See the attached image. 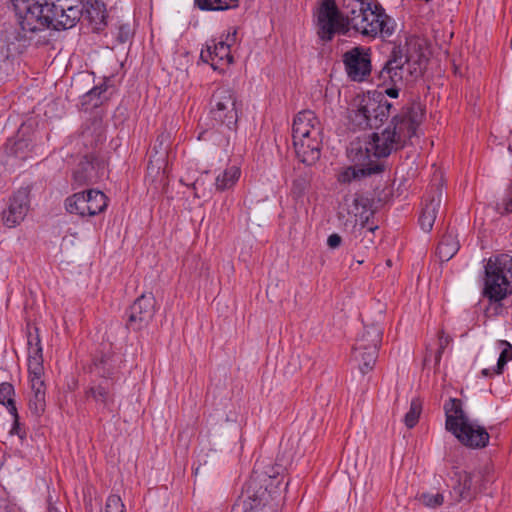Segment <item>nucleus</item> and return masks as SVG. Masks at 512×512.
Masks as SVG:
<instances>
[{"mask_svg":"<svg viewBox=\"0 0 512 512\" xmlns=\"http://www.w3.org/2000/svg\"><path fill=\"white\" fill-rule=\"evenodd\" d=\"M18 28L6 38L7 51L21 54L30 45L48 42L46 32L71 29L80 21L81 10H65L60 14L52 0H10Z\"/></svg>","mask_w":512,"mask_h":512,"instance_id":"obj_1","label":"nucleus"},{"mask_svg":"<svg viewBox=\"0 0 512 512\" xmlns=\"http://www.w3.org/2000/svg\"><path fill=\"white\" fill-rule=\"evenodd\" d=\"M426 57L420 38L410 35L405 41L395 42L390 56L379 73L383 82L389 81L393 87L386 88L382 92L385 97L397 98L399 95L398 85L404 81L415 80L423 75L425 70Z\"/></svg>","mask_w":512,"mask_h":512,"instance_id":"obj_2","label":"nucleus"},{"mask_svg":"<svg viewBox=\"0 0 512 512\" xmlns=\"http://www.w3.org/2000/svg\"><path fill=\"white\" fill-rule=\"evenodd\" d=\"M282 482L281 466L257 461L231 512H276L271 501L280 492Z\"/></svg>","mask_w":512,"mask_h":512,"instance_id":"obj_3","label":"nucleus"},{"mask_svg":"<svg viewBox=\"0 0 512 512\" xmlns=\"http://www.w3.org/2000/svg\"><path fill=\"white\" fill-rule=\"evenodd\" d=\"M447 431L451 432L463 445L470 448H483L489 442L486 429L471 421L462 409L459 399L450 398L444 405Z\"/></svg>","mask_w":512,"mask_h":512,"instance_id":"obj_4","label":"nucleus"},{"mask_svg":"<svg viewBox=\"0 0 512 512\" xmlns=\"http://www.w3.org/2000/svg\"><path fill=\"white\" fill-rule=\"evenodd\" d=\"M395 27V21L379 3L370 2L354 15H349V30L353 29L366 38H388L394 34Z\"/></svg>","mask_w":512,"mask_h":512,"instance_id":"obj_5","label":"nucleus"},{"mask_svg":"<svg viewBox=\"0 0 512 512\" xmlns=\"http://www.w3.org/2000/svg\"><path fill=\"white\" fill-rule=\"evenodd\" d=\"M392 104L381 91L368 93L358 99L356 109L350 111V121L361 130L377 129L391 114Z\"/></svg>","mask_w":512,"mask_h":512,"instance_id":"obj_6","label":"nucleus"},{"mask_svg":"<svg viewBox=\"0 0 512 512\" xmlns=\"http://www.w3.org/2000/svg\"><path fill=\"white\" fill-rule=\"evenodd\" d=\"M512 256L497 255L488 259L485 265L483 295L491 303H499L512 292Z\"/></svg>","mask_w":512,"mask_h":512,"instance_id":"obj_7","label":"nucleus"},{"mask_svg":"<svg viewBox=\"0 0 512 512\" xmlns=\"http://www.w3.org/2000/svg\"><path fill=\"white\" fill-rule=\"evenodd\" d=\"M318 36L324 41H331L334 35H347L349 16L344 15L335 0H322L317 14Z\"/></svg>","mask_w":512,"mask_h":512,"instance_id":"obj_8","label":"nucleus"},{"mask_svg":"<svg viewBox=\"0 0 512 512\" xmlns=\"http://www.w3.org/2000/svg\"><path fill=\"white\" fill-rule=\"evenodd\" d=\"M210 113L214 120L229 129L236 126L242 104L237 100L235 91L226 86L219 87L212 95Z\"/></svg>","mask_w":512,"mask_h":512,"instance_id":"obj_9","label":"nucleus"},{"mask_svg":"<svg viewBox=\"0 0 512 512\" xmlns=\"http://www.w3.org/2000/svg\"><path fill=\"white\" fill-rule=\"evenodd\" d=\"M107 205L106 195L94 189L75 193L65 200L67 212L81 217L95 216L103 212Z\"/></svg>","mask_w":512,"mask_h":512,"instance_id":"obj_10","label":"nucleus"},{"mask_svg":"<svg viewBox=\"0 0 512 512\" xmlns=\"http://www.w3.org/2000/svg\"><path fill=\"white\" fill-rule=\"evenodd\" d=\"M424 116L425 109L419 102L404 106L400 113L393 117L391 132L404 144L407 139L416 134Z\"/></svg>","mask_w":512,"mask_h":512,"instance_id":"obj_11","label":"nucleus"},{"mask_svg":"<svg viewBox=\"0 0 512 512\" xmlns=\"http://www.w3.org/2000/svg\"><path fill=\"white\" fill-rule=\"evenodd\" d=\"M346 73L353 81H363L371 73V49L353 47L343 54Z\"/></svg>","mask_w":512,"mask_h":512,"instance_id":"obj_12","label":"nucleus"},{"mask_svg":"<svg viewBox=\"0 0 512 512\" xmlns=\"http://www.w3.org/2000/svg\"><path fill=\"white\" fill-rule=\"evenodd\" d=\"M382 333L381 328H372L368 332L370 342L365 343L363 339L361 342H356L353 348V359L359 363V369L363 374L371 371L375 365Z\"/></svg>","mask_w":512,"mask_h":512,"instance_id":"obj_13","label":"nucleus"},{"mask_svg":"<svg viewBox=\"0 0 512 512\" xmlns=\"http://www.w3.org/2000/svg\"><path fill=\"white\" fill-rule=\"evenodd\" d=\"M30 189L22 187L10 198L8 206L1 213V221L7 228L18 226L26 217L30 208Z\"/></svg>","mask_w":512,"mask_h":512,"instance_id":"obj_14","label":"nucleus"},{"mask_svg":"<svg viewBox=\"0 0 512 512\" xmlns=\"http://www.w3.org/2000/svg\"><path fill=\"white\" fill-rule=\"evenodd\" d=\"M155 303L152 293L139 296L128 310L127 327L134 331L147 327L154 317Z\"/></svg>","mask_w":512,"mask_h":512,"instance_id":"obj_15","label":"nucleus"},{"mask_svg":"<svg viewBox=\"0 0 512 512\" xmlns=\"http://www.w3.org/2000/svg\"><path fill=\"white\" fill-rule=\"evenodd\" d=\"M85 396L91 399L99 412L113 413L115 410L114 385L108 379L92 384L86 391Z\"/></svg>","mask_w":512,"mask_h":512,"instance_id":"obj_16","label":"nucleus"},{"mask_svg":"<svg viewBox=\"0 0 512 512\" xmlns=\"http://www.w3.org/2000/svg\"><path fill=\"white\" fill-rule=\"evenodd\" d=\"M200 58L205 63H210L214 70H221L233 62L230 44L227 41L211 40L207 42L206 47L201 50Z\"/></svg>","mask_w":512,"mask_h":512,"instance_id":"obj_17","label":"nucleus"},{"mask_svg":"<svg viewBox=\"0 0 512 512\" xmlns=\"http://www.w3.org/2000/svg\"><path fill=\"white\" fill-rule=\"evenodd\" d=\"M30 128L22 125L17 134L11 137L4 144V155L8 158H18L25 160L32 149V138L29 135Z\"/></svg>","mask_w":512,"mask_h":512,"instance_id":"obj_18","label":"nucleus"},{"mask_svg":"<svg viewBox=\"0 0 512 512\" xmlns=\"http://www.w3.org/2000/svg\"><path fill=\"white\" fill-rule=\"evenodd\" d=\"M322 134L312 131V135L293 138V145L298 160H319L321 156Z\"/></svg>","mask_w":512,"mask_h":512,"instance_id":"obj_19","label":"nucleus"},{"mask_svg":"<svg viewBox=\"0 0 512 512\" xmlns=\"http://www.w3.org/2000/svg\"><path fill=\"white\" fill-rule=\"evenodd\" d=\"M442 201V189L437 187L427 195L424 207L419 217V224L423 231L430 232L437 217Z\"/></svg>","mask_w":512,"mask_h":512,"instance_id":"obj_20","label":"nucleus"},{"mask_svg":"<svg viewBox=\"0 0 512 512\" xmlns=\"http://www.w3.org/2000/svg\"><path fill=\"white\" fill-rule=\"evenodd\" d=\"M369 145L370 148H366L367 152L373 150L376 157L385 158L391 154L392 150L402 147L403 143L394 136L391 132V126H389L381 135L374 134L373 141Z\"/></svg>","mask_w":512,"mask_h":512,"instance_id":"obj_21","label":"nucleus"},{"mask_svg":"<svg viewBox=\"0 0 512 512\" xmlns=\"http://www.w3.org/2000/svg\"><path fill=\"white\" fill-rule=\"evenodd\" d=\"M312 131L322 134L321 123L316 114L311 110L299 112L293 121L292 137L300 138L304 135H312Z\"/></svg>","mask_w":512,"mask_h":512,"instance_id":"obj_22","label":"nucleus"},{"mask_svg":"<svg viewBox=\"0 0 512 512\" xmlns=\"http://www.w3.org/2000/svg\"><path fill=\"white\" fill-rule=\"evenodd\" d=\"M384 169L385 167L381 162H366V164L361 163L360 165L349 166L338 175V181L344 184L350 183L374 174H379L383 172Z\"/></svg>","mask_w":512,"mask_h":512,"instance_id":"obj_23","label":"nucleus"},{"mask_svg":"<svg viewBox=\"0 0 512 512\" xmlns=\"http://www.w3.org/2000/svg\"><path fill=\"white\" fill-rule=\"evenodd\" d=\"M452 492L457 501H471L477 494L473 484V475L466 471H457L452 478Z\"/></svg>","mask_w":512,"mask_h":512,"instance_id":"obj_24","label":"nucleus"},{"mask_svg":"<svg viewBox=\"0 0 512 512\" xmlns=\"http://www.w3.org/2000/svg\"><path fill=\"white\" fill-rule=\"evenodd\" d=\"M28 372L29 377L43 376V349L39 335H28Z\"/></svg>","mask_w":512,"mask_h":512,"instance_id":"obj_25","label":"nucleus"},{"mask_svg":"<svg viewBox=\"0 0 512 512\" xmlns=\"http://www.w3.org/2000/svg\"><path fill=\"white\" fill-rule=\"evenodd\" d=\"M105 132L103 119L93 117L83 124L80 137L85 146L94 147L105 140Z\"/></svg>","mask_w":512,"mask_h":512,"instance_id":"obj_26","label":"nucleus"},{"mask_svg":"<svg viewBox=\"0 0 512 512\" xmlns=\"http://www.w3.org/2000/svg\"><path fill=\"white\" fill-rule=\"evenodd\" d=\"M31 393L28 399L29 410L32 414L41 415L46 406V388L42 376L29 377Z\"/></svg>","mask_w":512,"mask_h":512,"instance_id":"obj_27","label":"nucleus"},{"mask_svg":"<svg viewBox=\"0 0 512 512\" xmlns=\"http://www.w3.org/2000/svg\"><path fill=\"white\" fill-rule=\"evenodd\" d=\"M101 164L103 162H81L73 173L75 182L80 186L95 184L100 179V169H104Z\"/></svg>","mask_w":512,"mask_h":512,"instance_id":"obj_28","label":"nucleus"},{"mask_svg":"<svg viewBox=\"0 0 512 512\" xmlns=\"http://www.w3.org/2000/svg\"><path fill=\"white\" fill-rule=\"evenodd\" d=\"M459 248L457 235L450 230L441 238L436 249V255L440 261L447 262L458 252Z\"/></svg>","mask_w":512,"mask_h":512,"instance_id":"obj_29","label":"nucleus"},{"mask_svg":"<svg viewBox=\"0 0 512 512\" xmlns=\"http://www.w3.org/2000/svg\"><path fill=\"white\" fill-rule=\"evenodd\" d=\"M107 89L108 85L106 83H102L92 88L82 96V107L85 110H89L101 106L105 101L108 100V96L106 95Z\"/></svg>","mask_w":512,"mask_h":512,"instance_id":"obj_30","label":"nucleus"},{"mask_svg":"<svg viewBox=\"0 0 512 512\" xmlns=\"http://www.w3.org/2000/svg\"><path fill=\"white\" fill-rule=\"evenodd\" d=\"M170 134L162 132L158 135L155 140L153 147L150 150V160L156 158V160H169L175 158V155H171L170 151Z\"/></svg>","mask_w":512,"mask_h":512,"instance_id":"obj_31","label":"nucleus"},{"mask_svg":"<svg viewBox=\"0 0 512 512\" xmlns=\"http://www.w3.org/2000/svg\"><path fill=\"white\" fill-rule=\"evenodd\" d=\"M86 16L89 19L90 23L93 25V29L96 31H101L107 25L106 18V8L104 3L95 1L90 5V7L86 10Z\"/></svg>","mask_w":512,"mask_h":512,"instance_id":"obj_32","label":"nucleus"},{"mask_svg":"<svg viewBox=\"0 0 512 512\" xmlns=\"http://www.w3.org/2000/svg\"><path fill=\"white\" fill-rule=\"evenodd\" d=\"M240 168L236 165L227 167L216 176L215 184L217 189L225 190L232 187L240 177Z\"/></svg>","mask_w":512,"mask_h":512,"instance_id":"obj_33","label":"nucleus"},{"mask_svg":"<svg viewBox=\"0 0 512 512\" xmlns=\"http://www.w3.org/2000/svg\"><path fill=\"white\" fill-rule=\"evenodd\" d=\"M200 10L224 11L238 7L239 0H194Z\"/></svg>","mask_w":512,"mask_h":512,"instance_id":"obj_34","label":"nucleus"},{"mask_svg":"<svg viewBox=\"0 0 512 512\" xmlns=\"http://www.w3.org/2000/svg\"><path fill=\"white\" fill-rule=\"evenodd\" d=\"M15 390L11 383L0 384V404L6 406L9 413L17 418V408L14 401Z\"/></svg>","mask_w":512,"mask_h":512,"instance_id":"obj_35","label":"nucleus"},{"mask_svg":"<svg viewBox=\"0 0 512 512\" xmlns=\"http://www.w3.org/2000/svg\"><path fill=\"white\" fill-rule=\"evenodd\" d=\"M498 344L501 348V352L494 372L496 374H501L507 362L512 360V345L505 340L499 341Z\"/></svg>","mask_w":512,"mask_h":512,"instance_id":"obj_36","label":"nucleus"},{"mask_svg":"<svg viewBox=\"0 0 512 512\" xmlns=\"http://www.w3.org/2000/svg\"><path fill=\"white\" fill-rule=\"evenodd\" d=\"M422 411V404L419 399H412L410 409L404 417V423L408 428H413L419 420Z\"/></svg>","mask_w":512,"mask_h":512,"instance_id":"obj_37","label":"nucleus"},{"mask_svg":"<svg viewBox=\"0 0 512 512\" xmlns=\"http://www.w3.org/2000/svg\"><path fill=\"white\" fill-rule=\"evenodd\" d=\"M419 500L426 507L436 508L443 504L444 497L441 493H422Z\"/></svg>","mask_w":512,"mask_h":512,"instance_id":"obj_38","label":"nucleus"},{"mask_svg":"<svg viewBox=\"0 0 512 512\" xmlns=\"http://www.w3.org/2000/svg\"><path fill=\"white\" fill-rule=\"evenodd\" d=\"M370 0H341V6L347 16L354 15L358 10L369 4Z\"/></svg>","mask_w":512,"mask_h":512,"instance_id":"obj_39","label":"nucleus"},{"mask_svg":"<svg viewBox=\"0 0 512 512\" xmlns=\"http://www.w3.org/2000/svg\"><path fill=\"white\" fill-rule=\"evenodd\" d=\"M105 512H125V505L123 504L120 496L110 495L107 498Z\"/></svg>","mask_w":512,"mask_h":512,"instance_id":"obj_40","label":"nucleus"},{"mask_svg":"<svg viewBox=\"0 0 512 512\" xmlns=\"http://www.w3.org/2000/svg\"><path fill=\"white\" fill-rule=\"evenodd\" d=\"M133 35L129 24H121L118 27L117 40L119 43H126Z\"/></svg>","mask_w":512,"mask_h":512,"instance_id":"obj_41","label":"nucleus"},{"mask_svg":"<svg viewBox=\"0 0 512 512\" xmlns=\"http://www.w3.org/2000/svg\"><path fill=\"white\" fill-rule=\"evenodd\" d=\"M341 242H342L341 236L336 233L331 234L327 239V245L332 249L339 247Z\"/></svg>","mask_w":512,"mask_h":512,"instance_id":"obj_42","label":"nucleus"},{"mask_svg":"<svg viewBox=\"0 0 512 512\" xmlns=\"http://www.w3.org/2000/svg\"><path fill=\"white\" fill-rule=\"evenodd\" d=\"M372 328H381L380 326L378 325H371V326H367L364 328V331L362 332V334L359 336V338L357 339L356 342H361L363 339H364V342L365 343H369L370 341V336L368 334L369 330H371Z\"/></svg>","mask_w":512,"mask_h":512,"instance_id":"obj_43","label":"nucleus"},{"mask_svg":"<svg viewBox=\"0 0 512 512\" xmlns=\"http://www.w3.org/2000/svg\"><path fill=\"white\" fill-rule=\"evenodd\" d=\"M503 210L504 212H512V185L509 188V197L503 200Z\"/></svg>","mask_w":512,"mask_h":512,"instance_id":"obj_44","label":"nucleus"},{"mask_svg":"<svg viewBox=\"0 0 512 512\" xmlns=\"http://www.w3.org/2000/svg\"><path fill=\"white\" fill-rule=\"evenodd\" d=\"M11 434H16V435L20 436L21 438H23V435H21V433H20V423H19V415L18 414H17V422H16V417L13 416V426L11 429Z\"/></svg>","mask_w":512,"mask_h":512,"instance_id":"obj_45","label":"nucleus"},{"mask_svg":"<svg viewBox=\"0 0 512 512\" xmlns=\"http://www.w3.org/2000/svg\"><path fill=\"white\" fill-rule=\"evenodd\" d=\"M446 343H447V340H445V341H444V340H443V338L441 337V338H440V348L438 349L437 354H436V357H435V359H436V362H437V363H438V362L440 361V359H441V355H442V353H443L444 345H445Z\"/></svg>","mask_w":512,"mask_h":512,"instance_id":"obj_46","label":"nucleus"},{"mask_svg":"<svg viewBox=\"0 0 512 512\" xmlns=\"http://www.w3.org/2000/svg\"><path fill=\"white\" fill-rule=\"evenodd\" d=\"M495 368L494 369H488V368H485L481 371V374L485 377H488V376H491L492 374H496L494 372Z\"/></svg>","mask_w":512,"mask_h":512,"instance_id":"obj_47","label":"nucleus"},{"mask_svg":"<svg viewBox=\"0 0 512 512\" xmlns=\"http://www.w3.org/2000/svg\"><path fill=\"white\" fill-rule=\"evenodd\" d=\"M235 37H236V30L233 32L232 35H230V34L227 35V40H229V38H231L234 41Z\"/></svg>","mask_w":512,"mask_h":512,"instance_id":"obj_48","label":"nucleus"},{"mask_svg":"<svg viewBox=\"0 0 512 512\" xmlns=\"http://www.w3.org/2000/svg\"><path fill=\"white\" fill-rule=\"evenodd\" d=\"M377 228V226L375 227H369L367 228V231L370 232V233H373V231Z\"/></svg>","mask_w":512,"mask_h":512,"instance_id":"obj_49","label":"nucleus"},{"mask_svg":"<svg viewBox=\"0 0 512 512\" xmlns=\"http://www.w3.org/2000/svg\"><path fill=\"white\" fill-rule=\"evenodd\" d=\"M360 225H361V229L365 228V222L364 221H362Z\"/></svg>","mask_w":512,"mask_h":512,"instance_id":"obj_50","label":"nucleus"},{"mask_svg":"<svg viewBox=\"0 0 512 512\" xmlns=\"http://www.w3.org/2000/svg\"><path fill=\"white\" fill-rule=\"evenodd\" d=\"M354 202H355V205H358V204H359V199H357V198H356V199L354 200Z\"/></svg>","mask_w":512,"mask_h":512,"instance_id":"obj_51","label":"nucleus"},{"mask_svg":"<svg viewBox=\"0 0 512 512\" xmlns=\"http://www.w3.org/2000/svg\"><path fill=\"white\" fill-rule=\"evenodd\" d=\"M501 308V305L495 306V310Z\"/></svg>","mask_w":512,"mask_h":512,"instance_id":"obj_52","label":"nucleus"}]
</instances>
